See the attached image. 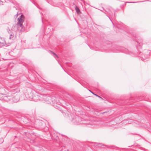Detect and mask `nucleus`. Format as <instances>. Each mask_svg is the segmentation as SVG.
Segmentation results:
<instances>
[{"label":"nucleus","instance_id":"f257e3e1","mask_svg":"<svg viewBox=\"0 0 151 151\" xmlns=\"http://www.w3.org/2000/svg\"><path fill=\"white\" fill-rule=\"evenodd\" d=\"M25 95L26 98L24 99V100H29L34 101L41 100L43 97L42 95L30 89L27 90V92H26Z\"/></svg>","mask_w":151,"mask_h":151},{"label":"nucleus","instance_id":"f03ea898","mask_svg":"<svg viewBox=\"0 0 151 151\" xmlns=\"http://www.w3.org/2000/svg\"><path fill=\"white\" fill-rule=\"evenodd\" d=\"M24 16L23 15H21L20 16L18 19V22L16 25L17 27V30L21 32L23 30L22 24L24 22Z\"/></svg>","mask_w":151,"mask_h":151},{"label":"nucleus","instance_id":"7ed1b4c3","mask_svg":"<svg viewBox=\"0 0 151 151\" xmlns=\"http://www.w3.org/2000/svg\"><path fill=\"white\" fill-rule=\"evenodd\" d=\"M20 93L19 92L14 93L12 96L9 93L7 97H9V99L10 101L12 100L14 102H18L20 99Z\"/></svg>","mask_w":151,"mask_h":151},{"label":"nucleus","instance_id":"20e7f679","mask_svg":"<svg viewBox=\"0 0 151 151\" xmlns=\"http://www.w3.org/2000/svg\"><path fill=\"white\" fill-rule=\"evenodd\" d=\"M82 121L81 118L78 116H76L75 118V119H73L72 120V122L74 123L77 124H80L81 123H80Z\"/></svg>","mask_w":151,"mask_h":151},{"label":"nucleus","instance_id":"39448f33","mask_svg":"<svg viewBox=\"0 0 151 151\" xmlns=\"http://www.w3.org/2000/svg\"><path fill=\"white\" fill-rule=\"evenodd\" d=\"M150 51L149 50H145L143 52V55L144 57H142V59H145L146 58H148L150 56Z\"/></svg>","mask_w":151,"mask_h":151},{"label":"nucleus","instance_id":"423d86ee","mask_svg":"<svg viewBox=\"0 0 151 151\" xmlns=\"http://www.w3.org/2000/svg\"><path fill=\"white\" fill-rule=\"evenodd\" d=\"M7 32L9 34V39H13L14 37V33L12 29H7Z\"/></svg>","mask_w":151,"mask_h":151},{"label":"nucleus","instance_id":"0eeeda50","mask_svg":"<svg viewBox=\"0 0 151 151\" xmlns=\"http://www.w3.org/2000/svg\"><path fill=\"white\" fill-rule=\"evenodd\" d=\"M44 99L45 100V101L46 103L50 104H51V101H52L51 100V98L50 97L48 96L47 97H45V98H44Z\"/></svg>","mask_w":151,"mask_h":151},{"label":"nucleus","instance_id":"6e6552de","mask_svg":"<svg viewBox=\"0 0 151 151\" xmlns=\"http://www.w3.org/2000/svg\"><path fill=\"white\" fill-rule=\"evenodd\" d=\"M6 45V42L4 39L1 40L0 41V47H2Z\"/></svg>","mask_w":151,"mask_h":151},{"label":"nucleus","instance_id":"1a4fd4ad","mask_svg":"<svg viewBox=\"0 0 151 151\" xmlns=\"http://www.w3.org/2000/svg\"><path fill=\"white\" fill-rule=\"evenodd\" d=\"M50 52H51V54L53 56V57L56 59L57 58H58V55L55 54V53H54L53 52L50 51Z\"/></svg>","mask_w":151,"mask_h":151},{"label":"nucleus","instance_id":"9d476101","mask_svg":"<svg viewBox=\"0 0 151 151\" xmlns=\"http://www.w3.org/2000/svg\"><path fill=\"white\" fill-rule=\"evenodd\" d=\"M75 10L77 13L78 14H79L80 10L78 7L77 6H75Z\"/></svg>","mask_w":151,"mask_h":151},{"label":"nucleus","instance_id":"9b49d317","mask_svg":"<svg viewBox=\"0 0 151 151\" xmlns=\"http://www.w3.org/2000/svg\"><path fill=\"white\" fill-rule=\"evenodd\" d=\"M97 145L99 147H101L104 146V145L102 144L97 143Z\"/></svg>","mask_w":151,"mask_h":151},{"label":"nucleus","instance_id":"f8f14e48","mask_svg":"<svg viewBox=\"0 0 151 151\" xmlns=\"http://www.w3.org/2000/svg\"><path fill=\"white\" fill-rule=\"evenodd\" d=\"M105 12H108L109 13V15L110 16H111V14L110 12H109L108 11H105Z\"/></svg>","mask_w":151,"mask_h":151},{"label":"nucleus","instance_id":"ddd939ff","mask_svg":"<svg viewBox=\"0 0 151 151\" xmlns=\"http://www.w3.org/2000/svg\"><path fill=\"white\" fill-rule=\"evenodd\" d=\"M137 2H127V3H137Z\"/></svg>","mask_w":151,"mask_h":151},{"label":"nucleus","instance_id":"4468645a","mask_svg":"<svg viewBox=\"0 0 151 151\" xmlns=\"http://www.w3.org/2000/svg\"><path fill=\"white\" fill-rule=\"evenodd\" d=\"M93 94L94 95H95L96 96H98V95L95 94V93H93Z\"/></svg>","mask_w":151,"mask_h":151},{"label":"nucleus","instance_id":"2eb2a0df","mask_svg":"<svg viewBox=\"0 0 151 151\" xmlns=\"http://www.w3.org/2000/svg\"><path fill=\"white\" fill-rule=\"evenodd\" d=\"M97 97H99L100 98L102 99V98L101 97H100V96H98Z\"/></svg>","mask_w":151,"mask_h":151},{"label":"nucleus","instance_id":"dca6fc26","mask_svg":"<svg viewBox=\"0 0 151 151\" xmlns=\"http://www.w3.org/2000/svg\"><path fill=\"white\" fill-rule=\"evenodd\" d=\"M89 91H90V92H91L92 94H93V93H93V92H92L91 91H90V90H89Z\"/></svg>","mask_w":151,"mask_h":151},{"label":"nucleus","instance_id":"f3484780","mask_svg":"<svg viewBox=\"0 0 151 151\" xmlns=\"http://www.w3.org/2000/svg\"><path fill=\"white\" fill-rule=\"evenodd\" d=\"M18 13L16 15V16H17V15H18Z\"/></svg>","mask_w":151,"mask_h":151},{"label":"nucleus","instance_id":"a211bd4d","mask_svg":"<svg viewBox=\"0 0 151 151\" xmlns=\"http://www.w3.org/2000/svg\"><path fill=\"white\" fill-rule=\"evenodd\" d=\"M3 139H2V141L1 142V143H2V142H3Z\"/></svg>","mask_w":151,"mask_h":151},{"label":"nucleus","instance_id":"6ab92c4d","mask_svg":"<svg viewBox=\"0 0 151 151\" xmlns=\"http://www.w3.org/2000/svg\"><path fill=\"white\" fill-rule=\"evenodd\" d=\"M145 1H142V2Z\"/></svg>","mask_w":151,"mask_h":151}]
</instances>
